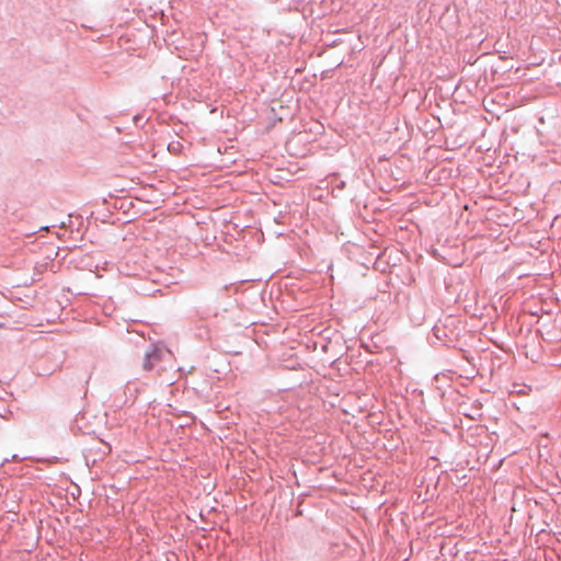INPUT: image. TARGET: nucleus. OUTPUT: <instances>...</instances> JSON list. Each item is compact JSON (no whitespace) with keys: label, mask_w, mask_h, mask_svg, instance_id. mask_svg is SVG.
<instances>
[{"label":"nucleus","mask_w":561,"mask_h":561,"mask_svg":"<svg viewBox=\"0 0 561 561\" xmlns=\"http://www.w3.org/2000/svg\"><path fill=\"white\" fill-rule=\"evenodd\" d=\"M162 359V351L157 348V347H152L149 352H147L146 354V358H145V362H144V368L146 370H150L154 367V365L157 363H159L160 360Z\"/></svg>","instance_id":"f257e3e1"}]
</instances>
